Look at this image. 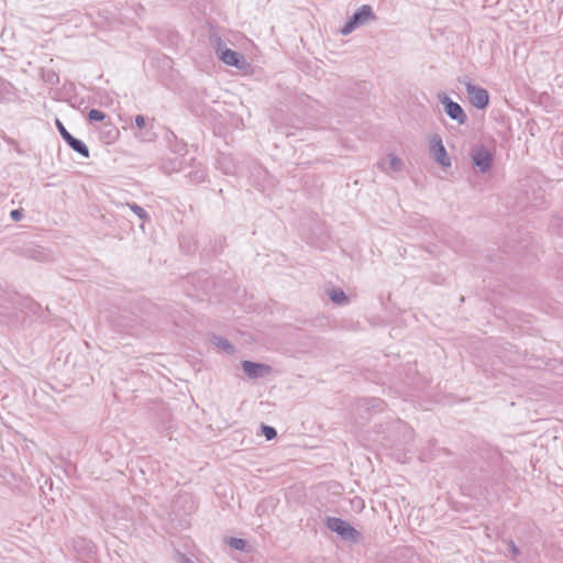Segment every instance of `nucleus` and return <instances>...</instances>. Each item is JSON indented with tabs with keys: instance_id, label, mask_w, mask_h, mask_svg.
Returning a JSON list of instances; mask_svg holds the SVG:
<instances>
[{
	"instance_id": "nucleus-2",
	"label": "nucleus",
	"mask_w": 563,
	"mask_h": 563,
	"mask_svg": "<svg viewBox=\"0 0 563 563\" xmlns=\"http://www.w3.org/2000/svg\"><path fill=\"white\" fill-rule=\"evenodd\" d=\"M376 15L368 4H363L360 9H357L353 15L346 21L344 26L341 29V33L343 35L350 34L357 26L364 25L368 21L375 20Z\"/></svg>"
},
{
	"instance_id": "nucleus-9",
	"label": "nucleus",
	"mask_w": 563,
	"mask_h": 563,
	"mask_svg": "<svg viewBox=\"0 0 563 563\" xmlns=\"http://www.w3.org/2000/svg\"><path fill=\"white\" fill-rule=\"evenodd\" d=\"M465 88L473 107L483 110L488 106L489 95L485 88L475 86L472 82H466Z\"/></svg>"
},
{
	"instance_id": "nucleus-3",
	"label": "nucleus",
	"mask_w": 563,
	"mask_h": 563,
	"mask_svg": "<svg viewBox=\"0 0 563 563\" xmlns=\"http://www.w3.org/2000/svg\"><path fill=\"white\" fill-rule=\"evenodd\" d=\"M438 100L443 104L446 115L460 125L467 122V115L460 103L453 101L445 92L438 95Z\"/></svg>"
},
{
	"instance_id": "nucleus-11",
	"label": "nucleus",
	"mask_w": 563,
	"mask_h": 563,
	"mask_svg": "<svg viewBox=\"0 0 563 563\" xmlns=\"http://www.w3.org/2000/svg\"><path fill=\"white\" fill-rule=\"evenodd\" d=\"M385 401L379 398H365L358 400L357 410L362 419L369 420L372 416H366L365 413H369L371 411L380 412L385 409Z\"/></svg>"
},
{
	"instance_id": "nucleus-21",
	"label": "nucleus",
	"mask_w": 563,
	"mask_h": 563,
	"mask_svg": "<svg viewBox=\"0 0 563 563\" xmlns=\"http://www.w3.org/2000/svg\"><path fill=\"white\" fill-rule=\"evenodd\" d=\"M128 207L137 216L139 219H141L143 221L150 220V214L146 212L145 209H143L137 203H135V202L128 203Z\"/></svg>"
},
{
	"instance_id": "nucleus-24",
	"label": "nucleus",
	"mask_w": 563,
	"mask_h": 563,
	"mask_svg": "<svg viewBox=\"0 0 563 563\" xmlns=\"http://www.w3.org/2000/svg\"><path fill=\"white\" fill-rule=\"evenodd\" d=\"M505 543L507 544L508 550L511 552L514 558L519 556L521 554L520 549L516 545L514 540H511V539L505 540Z\"/></svg>"
},
{
	"instance_id": "nucleus-23",
	"label": "nucleus",
	"mask_w": 563,
	"mask_h": 563,
	"mask_svg": "<svg viewBox=\"0 0 563 563\" xmlns=\"http://www.w3.org/2000/svg\"><path fill=\"white\" fill-rule=\"evenodd\" d=\"M106 119V113L98 109H91L88 112V120L89 121H103Z\"/></svg>"
},
{
	"instance_id": "nucleus-1",
	"label": "nucleus",
	"mask_w": 563,
	"mask_h": 563,
	"mask_svg": "<svg viewBox=\"0 0 563 563\" xmlns=\"http://www.w3.org/2000/svg\"><path fill=\"white\" fill-rule=\"evenodd\" d=\"M325 526L329 530L338 533L345 541L357 542L361 538V533L346 520L341 518L328 517Z\"/></svg>"
},
{
	"instance_id": "nucleus-29",
	"label": "nucleus",
	"mask_w": 563,
	"mask_h": 563,
	"mask_svg": "<svg viewBox=\"0 0 563 563\" xmlns=\"http://www.w3.org/2000/svg\"><path fill=\"white\" fill-rule=\"evenodd\" d=\"M180 561H181V563H194L189 558H187L184 554H181Z\"/></svg>"
},
{
	"instance_id": "nucleus-16",
	"label": "nucleus",
	"mask_w": 563,
	"mask_h": 563,
	"mask_svg": "<svg viewBox=\"0 0 563 563\" xmlns=\"http://www.w3.org/2000/svg\"><path fill=\"white\" fill-rule=\"evenodd\" d=\"M332 302L343 306L349 302V297L341 288H333L328 292Z\"/></svg>"
},
{
	"instance_id": "nucleus-26",
	"label": "nucleus",
	"mask_w": 563,
	"mask_h": 563,
	"mask_svg": "<svg viewBox=\"0 0 563 563\" xmlns=\"http://www.w3.org/2000/svg\"><path fill=\"white\" fill-rule=\"evenodd\" d=\"M10 217L14 221H20L23 218L22 209H14L10 212Z\"/></svg>"
},
{
	"instance_id": "nucleus-14",
	"label": "nucleus",
	"mask_w": 563,
	"mask_h": 563,
	"mask_svg": "<svg viewBox=\"0 0 563 563\" xmlns=\"http://www.w3.org/2000/svg\"><path fill=\"white\" fill-rule=\"evenodd\" d=\"M181 164L183 162L178 157L168 158L162 162L161 169L165 174H172L180 170Z\"/></svg>"
},
{
	"instance_id": "nucleus-17",
	"label": "nucleus",
	"mask_w": 563,
	"mask_h": 563,
	"mask_svg": "<svg viewBox=\"0 0 563 563\" xmlns=\"http://www.w3.org/2000/svg\"><path fill=\"white\" fill-rule=\"evenodd\" d=\"M41 78L49 86H56L59 82V76L54 69H41Z\"/></svg>"
},
{
	"instance_id": "nucleus-8",
	"label": "nucleus",
	"mask_w": 563,
	"mask_h": 563,
	"mask_svg": "<svg viewBox=\"0 0 563 563\" xmlns=\"http://www.w3.org/2000/svg\"><path fill=\"white\" fill-rule=\"evenodd\" d=\"M56 126L63 140L73 151L80 154L85 158L89 157L88 146L81 140L73 136L58 119L56 120Z\"/></svg>"
},
{
	"instance_id": "nucleus-18",
	"label": "nucleus",
	"mask_w": 563,
	"mask_h": 563,
	"mask_svg": "<svg viewBox=\"0 0 563 563\" xmlns=\"http://www.w3.org/2000/svg\"><path fill=\"white\" fill-rule=\"evenodd\" d=\"M92 543L84 538H78L76 540H74V549L77 551V552H91L92 551Z\"/></svg>"
},
{
	"instance_id": "nucleus-28",
	"label": "nucleus",
	"mask_w": 563,
	"mask_h": 563,
	"mask_svg": "<svg viewBox=\"0 0 563 563\" xmlns=\"http://www.w3.org/2000/svg\"><path fill=\"white\" fill-rule=\"evenodd\" d=\"M205 177H206V175H205V173H203V172H199V170H197V172H195V174H194V179H195L196 181H198V183L203 181V180H205Z\"/></svg>"
},
{
	"instance_id": "nucleus-20",
	"label": "nucleus",
	"mask_w": 563,
	"mask_h": 563,
	"mask_svg": "<svg viewBox=\"0 0 563 563\" xmlns=\"http://www.w3.org/2000/svg\"><path fill=\"white\" fill-rule=\"evenodd\" d=\"M257 434L264 435L269 441L277 437V431L271 424H261L260 432H257Z\"/></svg>"
},
{
	"instance_id": "nucleus-15",
	"label": "nucleus",
	"mask_w": 563,
	"mask_h": 563,
	"mask_svg": "<svg viewBox=\"0 0 563 563\" xmlns=\"http://www.w3.org/2000/svg\"><path fill=\"white\" fill-rule=\"evenodd\" d=\"M211 342L228 354H233L235 352L234 345L223 336L213 334L211 338Z\"/></svg>"
},
{
	"instance_id": "nucleus-12",
	"label": "nucleus",
	"mask_w": 563,
	"mask_h": 563,
	"mask_svg": "<svg viewBox=\"0 0 563 563\" xmlns=\"http://www.w3.org/2000/svg\"><path fill=\"white\" fill-rule=\"evenodd\" d=\"M19 99V90L0 76V102H14Z\"/></svg>"
},
{
	"instance_id": "nucleus-7",
	"label": "nucleus",
	"mask_w": 563,
	"mask_h": 563,
	"mask_svg": "<svg viewBox=\"0 0 563 563\" xmlns=\"http://www.w3.org/2000/svg\"><path fill=\"white\" fill-rule=\"evenodd\" d=\"M430 154L435 159V162L444 167L448 168L451 166V158L446 152V148L443 145L442 139L439 134H434L430 139Z\"/></svg>"
},
{
	"instance_id": "nucleus-22",
	"label": "nucleus",
	"mask_w": 563,
	"mask_h": 563,
	"mask_svg": "<svg viewBox=\"0 0 563 563\" xmlns=\"http://www.w3.org/2000/svg\"><path fill=\"white\" fill-rule=\"evenodd\" d=\"M388 161H389V169L390 170H393V172L401 170L404 163L398 156H396L394 154H389Z\"/></svg>"
},
{
	"instance_id": "nucleus-25",
	"label": "nucleus",
	"mask_w": 563,
	"mask_h": 563,
	"mask_svg": "<svg viewBox=\"0 0 563 563\" xmlns=\"http://www.w3.org/2000/svg\"><path fill=\"white\" fill-rule=\"evenodd\" d=\"M227 158L223 157V166L222 169L225 174H233L234 173V165L230 162H225Z\"/></svg>"
},
{
	"instance_id": "nucleus-19",
	"label": "nucleus",
	"mask_w": 563,
	"mask_h": 563,
	"mask_svg": "<svg viewBox=\"0 0 563 563\" xmlns=\"http://www.w3.org/2000/svg\"><path fill=\"white\" fill-rule=\"evenodd\" d=\"M227 544L230 545L232 549L239 550V551H245L246 547H247L246 540H244L242 538H234V537L229 538L227 541Z\"/></svg>"
},
{
	"instance_id": "nucleus-6",
	"label": "nucleus",
	"mask_w": 563,
	"mask_h": 563,
	"mask_svg": "<svg viewBox=\"0 0 563 563\" xmlns=\"http://www.w3.org/2000/svg\"><path fill=\"white\" fill-rule=\"evenodd\" d=\"M109 323L119 332L132 333L136 324V318L128 311L112 313L109 316Z\"/></svg>"
},
{
	"instance_id": "nucleus-10",
	"label": "nucleus",
	"mask_w": 563,
	"mask_h": 563,
	"mask_svg": "<svg viewBox=\"0 0 563 563\" xmlns=\"http://www.w3.org/2000/svg\"><path fill=\"white\" fill-rule=\"evenodd\" d=\"M241 367L251 379L263 378L273 373V367L271 365L253 361H242Z\"/></svg>"
},
{
	"instance_id": "nucleus-13",
	"label": "nucleus",
	"mask_w": 563,
	"mask_h": 563,
	"mask_svg": "<svg viewBox=\"0 0 563 563\" xmlns=\"http://www.w3.org/2000/svg\"><path fill=\"white\" fill-rule=\"evenodd\" d=\"M165 140L168 144V147L174 152V153H183L185 152L186 150V143H184L183 141L178 140L176 134L170 131V130H167L165 132Z\"/></svg>"
},
{
	"instance_id": "nucleus-5",
	"label": "nucleus",
	"mask_w": 563,
	"mask_h": 563,
	"mask_svg": "<svg viewBox=\"0 0 563 563\" xmlns=\"http://www.w3.org/2000/svg\"><path fill=\"white\" fill-rule=\"evenodd\" d=\"M217 53L219 55V58L229 66H233L238 69H244L247 65V62L243 54L231 48L222 47L220 38L218 40Z\"/></svg>"
},
{
	"instance_id": "nucleus-4",
	"label": "nucleus",
	"mask_w": 563,
	"mask_h": 563,
	"mask_svg": "<svg viewBox=\"0 0 563 563\" xmlns=\"http://www.w3.org/2000/svg\"><path fill=\"white\" fill-rule=\"evenodd\" d=\"M471 158L481 173L485 174L492 169L494 157L485 145H476L471 152Z\"/></svg>"
},
{
	"instance_id": "nucleus-27",
	"label": "nucleus",
	"mask_w": 563,
	"mask_h": 563,
	"mask_svg": "<svg viewBox=\"0 0 563 563\" xmlns=\"http://www.w3.org/2000/svg\"><path fill=\"white\" fill-rule=\"evenodd\" d=\"M135 125L139 128V129H143L145 126V118L141 114H137L135 117Z\"/></svg>"
},
{
	"instance_id": "nucleus-30",
	"label": "nucleus",
	"mask_w": 563,
	"mask_h": 563,
	"mask_svg": "<svg viewBox=\"0 0 563 563\" xmlns=\"http://www.w3.org/2000/svg\"><path fill=\"white\" fill-rule=\"evenodd\" d=\"M384 164H385L384 162H380L379 167L383 168L385 172H387V169L384 167Z\"/></svg>"
}]
</instances>
